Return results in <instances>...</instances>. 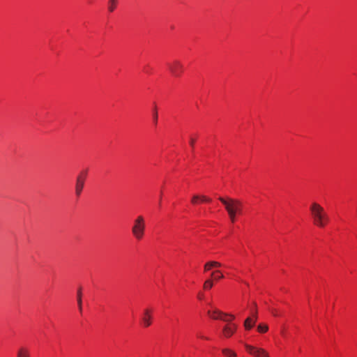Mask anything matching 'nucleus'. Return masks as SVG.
Instances as JSON below:
<instances>
[{
  "label": "nucleus",
  "instance_id": "9b49d317",
  "mask_svg": "<svg viewBox=\"0 0 357 357\" xmlns=\"http://www.w3.org/2000/svg\"><path fill=\"white\" fill-rule=\"evenodd\" d=\"M17 357H30V351L26 347H20L17 350Z\"/></svg>",
  "mask_w": 357,
  "mask_h": 357
},
{
  "label": "nucleus",
  "instance_id": "b1692460",
  "mask_svg": "<svg viewBox=\"0 0 357 357\" xmlns=\"http://www.w3.org/2000/svg\"><path fill=\"white\" fill-rule=\"evenodd\" d=\"M253 305L255 307V310H253V312H252V316L255 314V312L257 313V304L256 303H253Z\"/></svg>",
  "mask_w": 357,
  "mask_h": 357
},
{
  "label": "nucleus",
  "instance_id": "393cba45",
  "mask_svg": "<svg viewBox=\"0 0 357 357\" xmlns=\"http://www.w3.org/2000/svg\"><path fill=\"white\" fill-rule=\"evenodd\" d=\"M194 144H195V139L193 138H190V144L192 147L194 146Z\"/></svg>",
  "mask_w": 357,
  "mask_h": 357
},
{
  "label": "nucleus",
  "instance_id": "6ab92c4d",
  "mask_svg": "<svg viewBox=\"0 0 357 357\" xmlns=\"http://www.w3.org/2000/svg\"><path fill=\"white\" fill-rule=\"evenodd\" d=\"M153 123L154 124H157V122H158V111H157V108L156 107H155L153 109Z\"/></svg>",
  "mask_w": 357,
  "mask_h": 357
},
{
  "label": "nucleus",
  "instance_id": "f3484780",
  "mask_svg": "<svg viewBox=\"0 0 357 357\" xmlns=\"http://www.w3.org/2000/svg\"><path fill=\"white\" fill-rule=\"evenodd\" d=\"M213 282L211 279L206 280L204 284V289H210L213 287Z\"/></svg>",
  "mask_w": 357,
  "mask_h": 357
},
{
  "label": "nucleus",
  "instance_id": "6e6552de",
  "mask_svg": "<svg viewBox=\"0 0 357 357\" xmlns=\"http://www.w3.org/2000/svg\"><path fill=\"white\" fill-rule=\"evenodd\" d=\"M86 172H82L77 177L76 185H75V193L77 196H79L84 185L85 177Z\"/></svg>",
  "mask_w": 357,
  "mask_h": 357
},
{
  "label": "nucleus",
  "instance_id": "a211bd4d",
  "mask_svg": "<svg viewBox=\"0 0 357 357\" xmlns=\"http://www.w3.org/2000/svg\"><path fill=\"white\" fill-rule=\"evenodd\" d=\"M116 0H109L108 9L110 12H113L115 9Z\"/></svg>",
  "mask_w": 357,
  "mask_h": 357
},
{
  "label": "nucleus",
  "instance_id": "2eb2a0df",
  "mask_svg": "<svg viewBox=\"0 0 357 357\" xmlns=\"http://www.w3.org/2000/svg\"><path fill=\"white\" fill-rule=\"evenodd\" d=\"M268 326L266 324H260L257 326V331H258V332H259L261 333H266L268 331Z\"/></svg>",
  "mask_w": 357,
  "mask_h": 357
},
{
  "label": "nucleus",
  "instance_id": "f03ea898",
  "mask_svg": "<svg viewBox=\"0 0 357 357\" xmlns=\"http://www.w3.org/2000/svg\"><path fill=\"white\" fill-rule=\"evenodd\" d=\"M145 228L146 225L144 217L142 215L137 216L135 219L131 229L132 234L137 240H141L143 238Z\"/></svg>",
  "mask_w": 357,
  "mask_h": 357
},
{
  "label": "nucleus",
  "instance_id": "f257e3e1",
  "mask_svg": "<svg viewBox=\"0 0 357 357\" xmlns=\"http://www.w3.org/2000/svg\"><path fill=\"white\" fill-rule=\"evenodd\" d=\"M219 200L224 204L227 212L228 213L230 220L234 222L236 220V210L239 205L240 200L230 197H219Z\"/></svg>",
  "mask_w": 357,
  "mask_h": 357
},
{
  "label": "nucleus",
  "instance_id": "1a4fd4ad",
  "mask_svg": "<svg viewBox=\"0 0 357 357\" xmlns=\"http://www.w3.org/2000/svg\"><path fill=\"white\" fill-rule=\"evenodd\" d=\"M152 310L146 308L144 310L142 315V321L144 327H149L151 324Z\"/></svg>",
  "mask_w": 357,
  "mask_h": 357
},
{
  "label": "nucleus",
  "instance_id": "423d86ee",
  "mask_svg": "<svg viewBox=\"0 0 357 357\" xmlns=\"http://www.w3.org/2000/svg\"><path fill=\"white\" fill-rule=\"evenodd\" d=\"M245 347L247 351L255 357H269L268 352L264 349L255 347L247 344H245Z\"/></svg>",
  "mask_w": 357,
  "mask_h": 357
},
{
  "label": "nucleus",
  "instance_id": "9d476101",
  "mask_svg": "<svg viewBox=\"0 0 357 357\" xmlns=\"http://www.w3.org/2000/svg\"><path fill=\"white\" fill-rule=\"evenodd\" d=\"M257 319V312L253 315V317H248L244 321V327L246 330H250L255 325Z\"/></svg>",
  "mask_w": 357,
  "mask_h": 357
},
{
  "label": "nucleus",
  "instance_id": "4468645a",
  "mask_svg": "<svg viewBox=\"0 0 357 357\" xmlns=\"http://www.w3.org/2000/svg\"><path fill=\"white\" fill-rule=\"evenodd\" d=\"M77 305H78V307H79V311L81 312L82 310V291H81V289H79L78 291H77Z\"/></svg>",
  "mask_w": 357,
  "mask_h": 357
},
{
  "label": "nucleus",
  "instance_id": "ddd939ff",
  "mask_svg": "<svg viewBox=\"0 0 357 357\" xmlns=\"http://www.w3.org/2000/svg\"><path fill=\"white\" fill-rule=\"evenodd\" d=\"M222 351L223 354L227 357H236L237 356L236 353L229 349H223Z\"/></svg>",
  "mask_w": 357,
  "mask_h": 357
},
{
  "label": "nucleus",
  "instance_id": "dca6fc26",
  "mask_svg": "<svg viewBox=\"0 0 357 357\" xmlns=\"http://www.w3.org/2000/svg\"><path fill=\"white\" fill-rule=\"evenodd\" d=\"M211 277H214L215 280H219L224 278L220 271H215L211 273Z\"/></svg>",
  "mask_w": 357,
  "mask_h": 357
},
{
  "label": "nucleus",
  "instance_id": "5701e85b",
  "mask_svg": "<svg viewBox=\"0 0 357 357\" xmlns=\"http://www.w3.org/2000/svg\"><path fill=\"white\" fill-rule=\"evenodd\" d=\"M324 217H325V219H323V220H322V227H324L326 225V224L328 222V217L326 213H324Z\"/></svg>",
  "mask_w": 357,
  "mask_h": 357
},
{
  "label": "nucleus",
  "instance_id": "4be33fe9",
  "mask_svg": "<svg viewBox=\"0 0 357 357\" xmlns=\"http://www.w3.org/2000/svg\"><path fill=\"white\" fill-rule=\"evenodd\" d=\"M199 200V195H195L192 197L191 202L193 204H197L198 201Z\"/></svg>",
  "mask_w": 357,
  "mask_h": 357
},
{
  "label": "nucleus",
  "instance_id": "39448f33",
  "mask_svg": "<svg viewBox=\"0 0 357 357\" xmlns=\"http://www.w3.org/2000/svg\"><path fill=\"white\" fill-rule=\"evenodd\" d=\"M208 314L213 319H220L225 322H229V319H227V317H229L231 319H234V316L232 314H228L221 312L219 310L215 309L213 311L208 310Z\"/></svg>",
  "mask_w": 357,
  "mask_h": 357
},
{
  "label": "nucleus",
  "instance_id": "0eeeda50",
  "mask_svg": "<svg viewBox=\"0 0 357 357\" xmlns=\"http://www.w3.org/2000/svg\"><path fill=\"white\" fill-rule=\"evenodd\" d=\"M232 319H233L231 318L230 319H229V321L227 322V324H225L222 328V335L226 338L231 337L237 329V326L235 324L231 323Z\"/></svg>",
  "mask_w": 357,
  "mask_h": 357
},
{
  "label": "nucleus",
  "instance_id": "aec40b11",
  "mask_svg": "<svg viewBox=\"0 0 357 357\" xmlns=\"http://www.w3.org/2000/svg\"><path fill=\"white\" fill-rule=\"evenodd\" d=\"M199 201L202 202H210L211 199L206 196L199 195Z\"/></svg>",
  "mask_w": 357,
  "mask_h": 357
},
{
  "label": "nucleus",
  "instance_id": "a878e982",
  "mask_svg": "<svg viewBox=\"0 0 357 357\" xmlns=\"http://www.w3.org/2000/svg\"><path fill=\"white\" fill-rule=\"evenodd\" d=\"M197 297L199 300H202L204 298V294L202 293H199Z\"/></svg>",
  "mask_w": 357,
  "mask_h": 357
},
{
  "label": "nucleus",
  "instance_id": "412c9836",
  "mask_svg": "<svg viewBox=\"0 0 357 357\" xmlns=\"http://www.w3.org/2000/svg\"><path fill=\"white\" fill-rule=\"evenodd\" d=\"M242 208H243V204L240 201L239 202V205H238V207L236 208L237 209L236 210V215L237 214H241V213H242Z\"/></svg>",
  "mask_w": 357,
  "mask_h": 357
},
{
  "label": "nucleus",
  "instance_id": "20e7f679",
  "mask_svg": "<svg viewBox=\"0 0 357 357\" xmlns=\"http://www.w3.org/2000/svg\"><path fill=\"white\" fill-rule=\"evenodd\" d=\"M171 73L175 77H180L183 73L184 67L178 60H174L168 64Z\"/></svg>",
  "mask_w": 357,
  "mask_h": 357
},
{
  "label": "nucleus",
  "instance_id": "7ed1b4c3",
  "mask_svg": "<svg viewBox=\"0 0 357 357\" xmlns=\"http://www.w3.org/2000/svg\"><path fill=\"white\" fill-rule=\"evenodd\" d=\"M310 210L313 218L314 224L317 227H322V220L325 219L324 208L320 204L313 202Z\"/></svg>",
  "mask_w": 357,
  "mask_h": 357
},
{
  "label": "nucleus",
  "instance_id": "f8f14e48",
  "mask_svg": "<svg viewBox=\"0 0 357 357\" xmlns=\"http://www.w3.org/2000/svg\"><path fill=\"white\" fill-rule=\"evenodd\" d=\"M220 266H221V264L218 261H208L204 265V271H208L212 268L220 267Z\"/></svg>",
  "mask_w": 357,
  "mask_h": 357
}]
</instances>
